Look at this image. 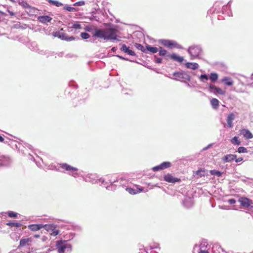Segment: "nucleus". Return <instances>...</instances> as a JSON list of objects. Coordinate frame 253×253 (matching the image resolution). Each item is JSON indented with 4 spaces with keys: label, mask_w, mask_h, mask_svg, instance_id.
<instances>
[{
    "label": "nucleus",
    "mask_w": 253,
    "mask_h": 253,
    "mask_svg": "<svg viewBox=\"0 0 253 253\" xmlns=\"http://www.w3.org/2000/svg\"><path fill=\"white\" fill-rule=\"evenodd\" d=\"M202 249H203L202 244H201L200 245V251H199V253H209V252L208 251L203 250Z\"/></svg>",
    "instance_id": "nucleus-49"
},
{
    "label": "nucleus",
    "mask_w": 253,
    "mask_h": 253,
    "mask_svg": "<svg viewBox=\"0 0 253 253\" xmlns=\"http://www.w3.org/2000/svg\"><path fill=\"white\" fill-rule=\"evenodd\" d=\"M212 144H210L209 145H208L207 146L204 147L203 148V151H206L207 150H208V149H209L211 146Z\"/></svg>",
    "instance_id": "nucleus-53"
},
{
    "label": "nucleus",
    "mask_w": 253,
    "mask_h": 253,
    "mask_svg": "<svg viewBox=\"0 0 253 253\" xmlns=\"http://www.w3.org/2000/svg\"><path fill=\"white\" fill-rule=\"evenodd\" d=\"M187 52L191 56V59H194L198 57L200 54L202 52V48L199 45H194L188 48Z\"/></svg>",
    "instance_id": "nucleus-9"
},
{
    "label": "nucleus",
    "mask_w": 253,
    "mask_h": 253,
    "mask_svg": "<svg viewBox=\"0 0 253 253\" xmlns=\"http://www.w3.org/2000/svg\"><path fill=\"white\" fill-rule=\"evenodd\" d=\"M155 63L161 64L162 62V59L160 58H156V56H155Z\"/></svg>",
    "instance_id": "nucleus-48"
},
{
    "label": "nucleus",
    "mask_w": 253,
    "mask_h": 253,
    "mask_svg": "<svg viewBox=\"0 0 253 253\" xmlns=\"http://www.w3.org/2000/svg\"><path fill=\"white\" fill-rule=\"evenodd\" d=\"M164 180L169 183H174L180 181V179L174 177L171 174L168 173L164 176Z\"/></svg>",
    "instance_id": "nucleus-14"
},
{
    "label": "nucleus",
    "mask_w": 253,
    "mask_h": 253,
    "mask_svg": "<svg viewBox=\"0 0 253 253\" xmlns=\"http://www.w3.org/2000/svg\"><path fill=\"white\" fill-rule=\"evenodd\" d=\"M170 58L173 61H177L179 63H182L184 61V58L182 56L177 55L175 53H172L171 54H169L167 56V60Z\"/></svg>",
    "instance_id": "nucleus-16"
},
{
    "label": "nucleus",
    "mask_w": 253,
    "mask_h": 253,
    "mask_svg": "<svg viewBox=\"0 0 253 253\" xmlns=\"http://www.w3.org/2000/svg\"><path fill=\"white\" fill-rule=\"evenodd\" d=\"M83 179L88 182L95 184L99 181L102 184H104L105 180L104 178H99L98 176L95 173H88L84 175H82Z\"/></svg>",
    "instance_id": "nucleus-5"
},
{
    "label": "nucleus",
    "mask_w": 253,
    "mask_h": 253,
    "mask_svg": "<svg viewBox=\"0 0 253 253\" xmlns=\"http://www.w3.org/2000/svg\"><path fill=\"white\" fill-rule=\"evenodd\" d=\"M117 186H121L125 189L129 186V182L127 180L124 179L122 177L119 178V182Z\"/></svg>",
    "instance_id": "nucleus-21"
},
{
    "label": "nucleus",
    "mask_w": 253,
    "mask_h": 253,
    "mask_svg": "<svg viewBox=\"0 0 253 253\" xmlns=\"http://www.w3.org/2000/svg\"><path fill=\"white\" fill-rule=\"evenodd\" d=\"M85 30L88 32H90L91 30V28L90 27L86 26Z\"/></svg>",
    "instance_id": "nucleus-57"
},
{
    "label": "nucleus",
    "mask_w": 253,
    "mask_h": 253,
    "mask_svg": "<svg viewBox=\"0 0 253 253\" xmlns=\"http://www.w3.org/2000/svg\"><path fill=\"white\" fill-rule=\"evenodd\" d=\"M116 56L122 60H127V61L128 60V59L127 58H126L123 57L122 56L117 55Z\"/></svg>",
    "instance_id": "nucleus-52"
},
{
    "label": "nucleus",
    "mask_w": 253,
    "mask_h": 253,
    "mask_svg": "<svg viewBox=\"0 0 253 253\" xmlns=\"http://www.w3.org/2000/svg\"><path fill=\"white\" fill-rule=\"evenodd\" d=\"M75 235L76 234L75 233L71 232L65 235L64 238L66 239V241L68 242V241L72 240L75 237Z\"/></svg>",
    "instance_id": "nucleus-30"
},
{
    "label": "nucleus",
    "mask_w": 253,
    "mask_h": 253,
    "mask_svg": "<svg viewBox=\"0 0 253 253\" xmlns=\"http://www.w3.org/2000/svg\"><path fill=\"white\" fill-rule=\"evenodd\" d=\"M59 165L60 168L67 171L68 174L75 178L79 176V174L78 172V169L77 168L72 167L67 163H60Z\"/></svg>",
    "instance_id": "nucleus-6"
},
{
    "label": "nucleus",
    "mask_w": 253,
    "mask_h": 253,
    "mask_svg": "<svg viewBox=\"0 0 253 253\" xmlns=\"http://www.w3.org/2000/svg\"><path fill=\"white\" fill-rule=\"evenodd\" d=\"M185 66L188 69L196 70L199 67V64L197 63L187 62L185 63Z\"/></svg>",
    "instance_id": "nucleus-26"
},
{
    "label": "nucleus",
    "mask_w": 253,
    "mask_h": 253,
    "mask_svg": "<svg viewBox=\"0 0 253 253\" xmlns=\"http://www.w3.org/2000/svg\"><path fill=\"white\" fill-rule=\"evenodd\" d=\"M201 244H202L203 248H204L205 247V243H202Z\"/></svg>",
    "instance_id": "nucleus-64"
},
{
    "label": "nucleus",
    "mask_w": 253,
    "mask_h": 253,
    "mask_svg": "<svg viewBox=\"0 0 253 253\" xmlns=\"http://www.w3.org/2000/svg\"><path fill=\"white\" fill-rule=\"evenodd\" d=\"M152 169L154 171H159V170H164V169H162V167L161 165H158V166L153 167Z\"/></svg>",
    "instance_id": "nucleus-43"
},
{
    "label": "nucleus",
    "mask_w": 253,
    "mask_h": 253,
    "mask_svg": "<svg viewBox=\"0 0 253 253\" xmlns=\"http://www.w3.org/2000/svg\"><path fill=\"white\" fill-rule=\"evenodd\" d=\"M8 215L10 217H16L17 215V213L12 211H9L8 212Z\"/></svg>",
    "instance_id": "nucleus-44"
},
{
    "label": "nucleus",
    "mask_w": 253,
    "mask_h": 253,
    "mask_svg": "<svg viewBox=\"0 0 253 253\" xmlns=\"http://www.w3.org/2000/svg\"><path fill=\"white\" fill-rule=\"evenodd\" d=\"M243 158L242 157H240V158H236L234 160L235 161V162L236 163H239V162H241L243 161Z\"/></svg>",
    "instance_id": "nucleus-51"
},
{
    "label": "nucleus",
    "mask_w": 253,
    "mask_h": 253,
    "mask_svg": "<svg viewBox=\"0 0 253 253\" xmlns=\"http://www.w3.org/2000/svg\"><path fill=\"white\" fill-rule=\"evenodd\" d=\"M56 249L58 253H71L72 246L66 240L56 241Z\"/></svg>",
    "instance_id": "nucleus-3"
},
{
    "label": "nucleus",
    "mask_w": 253,
    "mask_h": 253,
    "mask_svg": "<svg viewBox=\"0 0 253 253\" xmlns=\"http://www.w3.org/2000/svg\"><path fill=\"white\" fill-rule=\"evenodd\" d=\"M72 28L75 29H80L81 28V25L79 23H75L73 24Z\"/></svg>",
    "instance_id": "nucleus-46"
},
{
    "label": "nucleus",
    "mask_w": 253,
    "mask_h": 253,
    "mask_svg": "<svg viewBox=\"0 0 253 253\" xmlns=\"http://www.w3.org/2000/svg\"><path fill=\"white\" fill-rule=\"evenodd\" d=\"M38 19L40 22L44 24L47 22H50L52 20V18L47 15H43L39 16Z\"/></svg>",
    "instance_id": "nucleus-23"
},
{
    "label": "nucleus",
    "mask_w": 253,
    "mask_h": 253,
    "mask_svg": "<svg viewBox=\"0 0 253 253\" xmlns=\"http://www.w3.org/2000/svg\"><path fill=\"white\" fill-rule=\"evenodd\" d=\"M144 248V246L143 245H140L139 246V249L140 250H141L142 249H143Z\"/></svg>",
    "instance_id": "nucleus-62"
},
{
    "label": "nucleus",
    "mask_w": 253,
    "mask_h": 253,
    "mask_svg": "<svg viewBox=\"0 0 253 253\" xmlns=\"http://www.w3.org/2000/svg\"><path fill=\"white\" fill-rule=\"evenodd\" d=\"M43 228L54 236L59 234V230L56 229V226L54 224H43Z\"/></svg>",
    "instance_id": "nucleus-12"
},
{
    "label": "nucleus",
    "mask_w": 253,
    "mask_h": 253,
    "mask_svg": "<svg viewBox=\"0 0 253 253\" xmlns=\"http://www.w3.org/2000/svg\"><path fill=\"white\" fill-rule=\"evenodd\" d=\"M63 9L70 12H74L76 11V9L74 7L70 6L68 5H65L63 7Z\"/></svg>",
    "instance_id": "nucleus-39"
},
{
    "label": "nucleus",
    "mask_w": 253,
    "mask_h": 253,
    "mask_svg": "<svg viewBox=\"0 0 253 253\" xmlns=\"http://www.w3.org/2000/svg\"><path fill=\"white\" fill-rule=\"evenodd\" d=\"M172 75L174 78H169L175 81H179L181 82H182V81H190L191 80L190 76L187 72L184 71L175 72Z\"/></svg>",
    "instance_id": "nucleus-7"
},
{
    "label": "nucleus",
    "mask_w": 253,
    "mask_h": 253,
    "mask_svg": "<svg viewBox=\"0 0 253 253\" xmlns=\"http://www.w3.org/2000/svg\"><path fill=\"white\" fill-rule=\"evenodd\" d=\"M187 202H188V200H185L184 201H183V205L185 207L189 208L191 206L186 205V203Z\"/></svg>",
    "instance_id": "nucleus-54"
},
{
    "label": "nucleus",
    "mask_w": 253,
    "mask_h": 253,
    "mask_svg": "<svg viewBox=\"0 0 253 253\" xmlns=\"http://www.w3.org/2000/svg\"><path fill=\"white\" fill-rule=\"evenodd\" d=\"M118 32V27L111 25L105 30L95 28L93 36L104 40L121 41V37L117 36Z\"/></svg>",
    "instance_id": "nucleus-1"
},
{
    "label": "nucleus",
    "mask_w": 253,
    "mask_h": 253,
    "mask_svg": "<svg viewBox=\"0 0 253 253\" xmlns=\"http://www.w3.org/2000/svg\"><path fill=\"white\" fill-rule=\"evenodd\" d=\"M31 241V238H23L21 239L20 241L19 245L18 247V249H20L22 247L29 245V242Z\"/></svg>",
    "instance_id": "nucleus-24"
},
{
    "label": "nucleus",
    "mask_w": 253,
    "mask_h": 253,
    "mask_svg": "<svg viewBox=\"0 0 253 253\" xmlns=\"http://www.w3.org/2000/svg\"><path fill=\"white\" fill-rule=\"evenodd\" d=\"M227 202L229 204L232 205V204H234L236 203V200H235V199L232 198V199H229Z\"/></svg>",
    "instance_id": "nucleus-50"
},
{
    "label": "nucleus",
    "mask_w": 253,
    "mask_h": 253,
    "mask_svg": "<svg viewBox=\"0 0 253 253\" xmlns=\"http://www.w3.org/2000/svg\"><path fill=\"white\" fill-rule=\"evenodd\" d=\"M81 37L83 39L86 40L90 37V35L86 32H83L81 34Z\"/></svg>",
    "instance_id": "nucleus-41"
},
{
    "label": "nucleus",
    "mask_w": 253,
    "mask_h": 253,
    "mask_svg": "<svg viewBox=\"0 0 253 253\" xmlns=\"http://www.w3.org/2000/svg\"><path fill=\"white\" fill-rule=\"evenodd\" d=\"M53 36L57 37L62 40L66 41H72L75 39V37L73 36L68 37L66 34L62 31H56L53 33Z\"/></svg>",
    "instance_id": "nucleus-11"
},
{
    "label": "nucleus",
    "mask_w": 253,
    "mask_h": 253,
    "mask_svg": "<svg viewBox=\"0 0 253 253\" xmlns=\"http://www.w3.org/2000/svg\"><path fill=\"white\" fill-rule=\"evenodd\" d=\"M251 79L252 81V83H251V86H253V73L251 75Z\"/></svg>",
    "instance_id": "nucleus-58"
},
{
    "label": "nucleus",
    "mask_w": 253,
    "mask_h": 253,
    "mask_svg": "<svg viewBox=\"0 0 253 253\" xmlns=\"http://www.w3.org/2000/svg\"><path fill=\"white\" fill-rule=\"evenodd\" d=\"M238 152L240 153H246L248 152V151L245 147H240L238 149Z\"/></svg>",
    "instance_id": "nucleus-42"
},
{
    "label": "nucleus",
    "mask_w": 253,
    "mask_h": 253,
    "mask_svg": "<svg viewBox=\"0 0 253 253\" xmlns=\"http://www.w3.org/2000/svg\"><path fill=\"white\" fill-rule=\"evenodd\" d=\"M196 174L199 175L200 177H202L205 175V170H198L196 171Z\"/></svg>",
    "instance_id": "nucleus-47"
},
{
    "label": "nucleus",
    "mask_w": 253,
    "mask_h": 253,
    "mask_svg": "<svg viewBox=\"0 0 253 253\" xmlns=\"http://www.w3.org/2000/svg\"><path fill=\"white\" fill-rule=\"evenodd\" d=\"M235 116L233 113L228 114L227 117V126L229 128H232L233 126V121L234 120Z\"/></svg>",
    "instance_id": "nucleus-17"
},
{
    "label": "nucleus",
    "mask_w": 253,
    "mask_h": 253,
    "mask_svg": "<svg viewBox=\"0 0 253 253\" xmlns=\"http://www.w3.org/2000/svg\"><path fill=\"white\" fill-rule=\"evenodd\" d=\"M3 141H4V138L1 135H0V142H2Z\"/></svg>",
    "instance_id": "nucleus-60"
},
{
    "label": "nucleus",
    "mask_w": 253,
    "mask_h": 253,
    "mask_svg": "<svg viewBox=\"0 0 253 253\" xmlns=\"http://www.w3.org/2000/svg\"><path fill=\"white\" fill-rule=\"evenodd\" d=\"M237 157L236 155L234 154H228L224 156L222 158V161L224 163L230 162L234 160Z\"/></svg>",
    "instance_id": "nucleus-20"
},
{
    "label": "nucleus",
    "mask_w": 253,
    "mask_h": 253,
    "mask_svg": "<svg viewBox=\"0 0 253 253\" xmlns=\"http://www.w3.org/2000/svg\"><path fill=\"white\" fill-rule=\"evenodd\" d=\"M28 228L32 231H38L43 228L42 224H30L28 226Z\"/></svg>",
    "instance_id": "nucleus-22"
},
{
    "label": "nucleus",
    "mask_w": 253,
    "mask_h": 253,
    "mask_svg": "<svg viewBox=\"0 0 253 253\" xmlns=\"http://www.w3.org/2000/svg\"><path fill=\"white\" fill-rule=\"evenodd\" d=\"M210 173L212 175H215L217 177H220L221 176L222 173L219 170L213 169L210 170Z\"/></svg>",
    "instance_id": "nucleus-33"
},
{
    "label": "nucleus",
    "mask_w": 253,
    "mask_h": 253,
    "mask_svg": "<svg viewBox=\"0 0 253 253\" xmlns=\"http://www.w3.org/2000/svg\"><path fill=\"white\" fill-rule=\"evenodd\" d=\"M159 42L165 46L169 48L175 47L178 49H181L182 48L181 45L179 44L173 40L161 39L159 41Z\"/></svg>",
    "instance_id": "nucleus-8"
},
{
    "label": "nucleus",
    "mask_w": 253,
    "mask_h": 253,
    "mask_svg": "<svg viewBox=\"0 0 253 253\" xmlns=\"http://www.w3.org/2000/svg\"><path fill=\"white\" fill-rule=\"evenodd\" d=\"M134 46L137 49L141 50L144 53H146V47H144L142 44L136 43L135 44Z\"/></svg>",
    "instance_id": "nucleus-32"
},
{
    "label": "nucleus",
    "mask_w": 253,
    "mask_h": 253,
    "mask_svg": "<svg viewBox=\"0 0 253 253\" xmlns=\"http://www.w3.org/2000/svg\"><path fill=\"white\" fill-rule=\"evenodd\" d=\"M239 202L245 209L250 210L253 209L252 201L246 197L240 198L239 199Z\"/></svg>",
    "instance_id": "nucleus-10"
},
{
    "label": "nucleus",
    "mask_w": 253,
    "mask_h": 253,
    "mask_svg": "<svg viewBox=\"0 0 253 253\" xmlns=\"http://www.w3.org/2000/svg\"><path fill=\"white\" fill-rule=\"evenodd\" d=\"M159 248V245L158 244H157V245H154L153 246H150V249H156V248Z\"/></svg>",
    "instance_id": "nucleus-56"
},
{
    "label": "nucleus",
    "mask_w": 253,
    "mask_h": 253,
    "mask_svg": "<svg viewBox=\"0 0 253 253\" xmlns=\"http://www.w3.org/2000/svg\"><path fill=\"white\" fill-rule=\"evenodd\" d=\"M85 4V2L84 1V0H81V1H78L77 2H75L73 5L74 6H82V5H84Z\"/></svg>",
    "instance_id": "nucleus-45"
},
{
    "label": "nucleus",
    "mask_w": 253,
    "mask_h": 253,
    "mask_svg": "<svg viewBox=\"0 0 253 253\" xmlns=\"http://www.w3.org/2000/svg\"><path fill=\"white\" fill-rule=\"evenodd\" d=\"M34 237H35V238H39V237H40V235H34Z\"/></svg>",
    "instance_id": "nucleus-63"
},
{
    "label": "nucleus",
    "mask_w": 253,
    "mask_h": 253,
    "mask_svg": "<svg viewBox=\"0 0 253 253\" xmlns=\"http://www.w3.org/2000/svg\"><path fill=\"white\" fill-rule=\"evenodd\" d=\"M121 50L124 52L126 53H127V54L131 55V56H135L136 54L135 53L129 49V47H127L126 45L125 44H123L122 45V47L121 48Z\"/></svg>",
    "instance_id": "nucleus-19"
},
{
    "label": "nucleus",
    "mask_w": 253,
    "mask_h": 253,
    "mask_svg": "<svg viewBox=\"0 0 253 253\" xmlns=\"http://www.w3.org/2000/svg\"><path fill=\"white\" fill-rule=\"evenodd\" d=\"M158 51L160 56H165V58L167 59V56L168 55L169 53L166 49L163 48L162 47H160Z\"/></svg>",
    "instance_id": "nucleus-29"
},
{
    "label": "nucleus",
    "mask_w": 253,
    "mask_h": 253,
    "mask_svg": "<svg viewBox=\"0 0 253 253\" xmlns=\"http://www.w3.org/2000/svg\"><path fill=\"white\" fill-rule=\"evenodd\" d=\"M164 169L171 167V164L169 162H164L160 164Z\"/></svg>",
    "instance_id": "nucleus-36"
},
{
    "label": "nucleus",
    "mask_w": 253,
    "mask_h": 253,
    "mask_svg": "<svg viewBox=\"0 0 253 253\" xmlns=\"http://www.w3.org/2000/svg\"><path fill=\"white\" fill-rule=\"evenodd\" d=\"M126 190L130 194H135L137 193L135 189L129 187V186L126 188Z\"/></svg>",
    "instance_id": "nucleus-40"
},
{
    "label": "nucleus",
    "mask_w": 253,
    "mask_h": 253,
    "mask_svg": "<svg viewBox=\"0 0 253 253\" xmlns=\"http://www.w3.org/2000/svg\"><path fill=\"white\" fill-rule=\"evenodd\" d=\"M117 47H113L111 49V50L113 51V52H115L117 50Z\"/></svg>",
    "instance_id": "nucleus-59"
},
{
    "label": "nucleus",
    "mask_w": 253,
    "mask_h": 253,
    "mask_svg": "<svg viewBox=\"0 0 253 253\" xmlns=\"http://www.w3.org/2000/svg\"><path fill=\"white\" fill-rule=\"evenodd\" d=\"M7 225H9L11 227H19L21 226V224L18 222H9L7 223Z\"/></svg>",
    "instance_id": "nucleus-35"
},
{
    "label": "nucleus",
    "mask_w": 253,
    "mask_h": 253,
    "mask_svg": "<svg viewBox=\"0 0 253 253\" xmlns=\"http://www.w3.org/2000/svg\"><path fill=\"white\" fill-rule=\"evenodd\" d=\"M209 90L210 92L216 94L224 95L225 94V91L224 90L211 84L209 86Z\"/></svg>",
    "instance_id": "nucleus-13"
},
{
    "label": "nucleus",
    "mask_w": 253,
    "mask_h": 253,
    "mask_svg": "<svg viewBox=\"0 0 253 253\" xmlns=\"http://www.w3.org/2000/svg\"><path fill=\"white\" fill-rule=\"evenodd\" d=\"M24 6L25 7H29L30 6L27 3H25L24 4Z\"/></svg>",
    "instance_id": "nucleus-61"
},
{
    "label": "nucleus",
    "mask_w": 253,
    "mask_h": 253,
    "mask_svg": "<svg viewBox=\"0 0 253 253\" xmlns=\"http://www.w3.org/2000/svg\"><path fill=\"white\" fill-rule=\"evenodd\" d=\"M221 82L227 86H231L233 84V81L232 79L231 78L229 77L223 78L222 79Z\"/></svg>",
    "instance_id": "nucleus-27"
},
{
    "label": "nucleus",
    "mask_w": 253,
    "mask_h": 253,
    "mask_svg": "<svg viewBox=\"0 0 253 253\" xmlns=\"http://www.w3.org/2000/svg\"><path fill=\"white\" fill-rule=\"evenodd\" d=\"M200 80L202 82H205V81H207L209 80V76L206 74H202L199 77Z\"/></svg>",
    "instance_id": "nucleus-37"
},
{
    "label": "nucleus",
    "mask_w": 253,
    "mask_h": 253,
    "mask_svg": "<svg viewBox=\"0 0 253 253\" xmlns=\"http://www.w3.org/2000/svg\"><path fill=\"white\" fill-rule=\"evenodd\" d=\"M219 101L216 98H212L211 100V104L214 109H217L219 106Z\"/></svg>",
    "instance_id": "nucleus-28"
},
{
    "label": "nucleus",
    "mask_w": 253,
    "mask_h": 253,
    "mask_svg": "<svg viewBox=\"0 0 253 253\" xmlns=\"http://www.w3.org/2000/svg\"><path fill=\"white\" fill-rule=\"evenodd\" d=\"M146 53H147L148 52H150L152 53H156L158 51L159 49L156 47L152 46L149 44H146Z\"/></svg>",
    "instance_id": "nucleus-25"
},
{
    "label": "nucleus",
    "mask_w": 253,
    "mask_h": 253,
    "mask_svg": "<svg viewBox=\"0 0 253 253\" xmlns=\"http://www.w3.org/2000/svg\"><path fill=\"white\" fill-rule=\"evenodd\" d=\"M105 181L103 185H105L106 184L110 183L109 185L106 187V189L108 190H115L117 184L115 183H118L119 178L116 177V175H107L105 178H104Z\"/></svg>",
    "instance_id": "nucleus-4"
},
{
    "label": "nucleus",
    "mask_w": 253,
    "mask_h": 253,
    "mask_svg": "<svg viewBox=\"0 0 253 253\" xmlns=\"http://www.w3.org/2000/svg\"><path fill=\"white\" fill-rule=\"evenodd\" d=\"M48 2L51 4L56 6L57 7H59L63 5V3L57 0H48Z\"/></svg>",
    "instance_id": "nucleus-34"
},
{
    "label": "nucleus",
    "mask_w": 253,
    "mask_h": 253,
    "mask_svg": "<svg viewBox=\"0 0 253 253\" xmlns=\"http://www.w3.org/2000/svg\"><path fill=\"white\" fill-rule=\"evenodd\" d=\"M187 81H182V82H183L187 86L191 87L190 84L187 82Z\"/></svg>",
    "instance_id": "nucleus-55"
},
{
    "label": "nucleus",
    "mask_w": 253,
    "mask_h": 253,
    "mask_svg": "<svg viewBox=\"0 0 253 253\" xmlns=\"http://www.w3.org/2000/svg\"><path fill=\"white\" fill-rule=\"evenodd\" d=\"M240 133L246 139H250L253 138V134L248 129H242Z\"/></svg>",
    "instance_id": "nucleus-18"
},
{
    "label": "nucleus",
    "mask_w": 253,
    "mask_h": 253,
    "mask_svg": "<svg viewBox=\"0 0 253 253\" xmlns=\"http://www.w3.org/2000/svg\"><path fill=\"white\" fill-rule=\"evenodd\" d=\"M210 78L211 82H215L218 79V74L216 73H211L210 75Z\"/></svg>",
    "instance_id": "nucleus-31"
},
{
    "label": "nucleus",
    "mask_w": 253,
    "mask_h": 253,
    "mask_svg": "<svg viewBox=\"0 0 253 253\" xmlns=\"http://www.w3.org/2000/svg\"><path fill=\"white\" fill-rule=\"evenodd\" d=\"M11 163V160L8 156L0 154V166H7Z\"/></svg>",
    "instance_id": "nucleus-15"
},
{
    "label": "nucleus",
    "mask_w": 253,
    "mask_h": 253,
    "mask_svg": "<svg viewBox=\"0 0 253 253\" xmlns=\"http://www.w3.org/2000/svg\"><path fill=\"white\" fill-rule=\"evenodd\" d=\"M231 142L235 144L239 145L241 144V142L238 140V137L234 136L231 140Z\"/></svg>",
    "instance_id": "nucleus-38"
},
{
    "label": "nucleus",
    "mask_w": 253,
    "mask_h": 253,
    "mask_svg": "<svg viewBox=\"0 0 253 253\" xmlns=\"http://www.w3.org/2000/svg\"><path fill=\"white\" fill-rule=\"evenodd\" d=\"M208 12L210 13H221L228 17L232 16L229 2L226 5H222L220 2H216L214 4L212 8L209 10Z\"/></svg>",
    "instance_id": "nucleus-2"
}]
</instances>
